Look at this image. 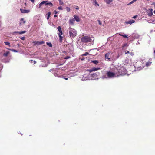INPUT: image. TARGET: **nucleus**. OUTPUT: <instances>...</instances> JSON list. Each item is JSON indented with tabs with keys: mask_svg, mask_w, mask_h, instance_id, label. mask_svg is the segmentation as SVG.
Returning a JSON list of instances; mask_svg holds the SVG:
<instances>
[{
	"mask_svg": "<svg viewBox=\"0 0 155 155\" xmlns=\"http://www.w3.org/2000/svg\"><path fill=\"white\" fill-rule=\"evenodd\" d=\"M45 4V5H48L50 7H52L53 4L52 2H51L48 1H43L41 2L39 4V8H40L43 5Z\"/></svg>",
	"mask_w": 155,
	"mask_h": 155,
	"instance_id": "3",
	"label": "nucleus"
},
{
	"mask_svg": "<svg viewBox=\"0 0 155 155\" xmlns=\"http://www.w3.org/2000/svg\"><path fill=\"white\" fill-rule=\"evenodd\" d=\"M45 43V42L43 41H34L33 42V43H34V45H42L43 44H44Z\"/></svg>",
	"mask_w": 155,
	"mask_h": 155,
	"instance_id": "6",
	"label": "nucleus"
},
{
	"mask_svg": "<svg viewBox=\"0 0 155 155\" xmlns=\"http://www.w3.org/2000/svg\"><path fill=\"white\" fill-rule=\"evenodd\" d=\"M31 1L32 2V3H34L35 2V0H31Z\"/></svg>",
	"mask_w": 155,
	"mask_h": 155,
	"instance_id": "41",
	"label": "nucleus"
},
{
	"mask_svg": "<svg viewBox=\"0 0 155 155\" xmlns=\"http://www.w3.org/2000/svg\"><path fill=\"white\" fill-rule=\"evenodd\" d=\"M57 29H58V31L59 33L58 34V35L60 34V35H62L63 33L62 32L61 30V28L60 26H58V27L57 28Z\"/></svg>",
	"mask_w": 155,
	"mask_h": 155,
	"instance_id": "10",
	"label": "nucleus"
},
{
	"mask_svg": "<svg viewBox=\"0 0 155 155\" xmlns=\"http://www.w3.org/2000/svg\"><path fill=\"white\" fill-rule=\"evenodd\" d=\"M84 58L81 59V60H84Z\"/></svg>",
	"mask_w": 155,
	"mask_h": 155,
	"instance_id": "45",
	"label": "nucleus"
},
{
	"mask_svg": "<svg viewBox=\"0 0 155 155\" xmlns=\"http://www.w3.org/2000/svg\"><path fill=\"white\" fill-rule=\"evenodd\" d=\"M89 54V53L87 52H86L84 54H82V56H87Z\"/></svg>",
	"mask_w": 155,
	"mask_h": 155,
	"instance_id": "28",
	"label": "nucleus"
},
{
	"mask_svg": "<svg viewBox=\"0 0 155 155\" xmlns=\"http://www.w3.org/2000/svg\"><path fill=\"white\" fill-rule=\"evenodd\" d=\"M75 22V20L74 19H70L69 21L70 24L73 25L74 22Z\"/></svg>",
	"mask_w": 155,
	"mask_h": 155,
	"instance_id": "12",
	"label": "nucleus"
},
{
	"mask_svg": "<svg viewBox=\"0 0 155 155\" xmlns=\"http://www.w3.org/2000/svg\"><path fill=\"white\" fill-rule=\"evenodd\" d=\"M93 4L94 5L96 6H99V5L97 3L96 0H93Z\"/></svg>",
	"mask_w": 155,
	"mask_h": 155,
	"instance_id": "13",
	"label": "nucleus"
},
{
	"mask_svg": "<svg viewBox=\"0 0 155 155\" xmlns=\"http://www.w3.org/2000/svg\"><path fill=\"white\" fill-rule=\"evenodd\" d=\"M120 35L123 36V37L125 38H128V37L127 35L125 34H122V33H120L119 34Z\"/></svg>",
	"mask_w": 155,
	"mask_h": 155,
	"instance_id": "14",
	"label": "nucleus"
},
{
	"mask_svg": "<svg viewBox=\"0 0 155 155\" xmlns=\"http://www.w3.org/2000/svg\"><path fill=\"white\" fill-rule=\"evenodd\" d=\"M51 14V13L50 12H48V14H47V15H48V17H47V19L48 20L49 17L50 16V15Z\"/></svg>",
	"mask_w": 155,
	"mask_h": 155,
	"instance_id": "22",
	"label": "nucleus"
},
{
	"mask_svg": "<svg viewBox=\"0 0 155 155\" xmlns=\"http://www.w3.org/2000/svg\"><path fill=\"white\" fill-rule=\"evenodd\" d=\"M21 39L23 40H24L25 39V37H21Z\"/></svg>",
	"mask_w": 155,
	"mask_h": 155,
	"instance_id": "35",
	"label": "nucleus"
},
{
	"mask_svg": "<svg viewBox=\"0 0 155 155\" xmlns=\"http://www.w3.org/2000/svg\"><path fill=\"white\" fill-rule=\"evenodd\" d=\"M61 35H60V34L58 35L59 37L60 41L61 42L62 41V37Z\"/></svg>",
	"mask_w": 155,
	"mask_h": 155,
	"instance_id": "23",
	"label": "nucleus"
},
{
	"mask_svg": "<svg viewBox=\"0 0 155 155\" xmlns=\"http://www.w3.org/2000/svg\"><path fill=\"white\" fill-rule=\"evenodd\" d=\"M63 52L64 53H66V51H64Z\"/></svg>",
	"mask_w": 155,
	"mask_h": 155,
	"instance_id": "48",
	"label": "nucleus"
},
{
	"mask_svg": "<svg viewBox=\"0 0 155 155\" xmlns=\"http://www.w3.org/2000/svg\"><path fill=\"white\" fill-rule=\"evenodd\" d=\"M152 14H153V13H152V12H151V14H150L149 15V16H151V15H152Z\"/></svg>",
	"mask_w": 155,
	"mask_h": 155,
	"instance_id": "43",
	"label": "nucleus"
},
{
	"mask_svg": "<svg viewBox=\"0 0 155 155\" xmlns=\"http://www.w3.org/2000/svg\"><path fill=\"white\" fill-rule=\"evenodd\" d=\"M124 68L123 67H118L117 69V71H115L114 72H112L110 71H107L106 75L107 76V78H112L115 77L116 75L118 77L120 75L122 74V70H123Z\"/></svg>",
	"mask_w": 155,
	"mask_h": 155,
	"instance_id": "1",
	"label": "nucleus"
},
{
	"mask_svg": "<svg viewBox=\"0 0 155 155\" xmlns=\"http://www.w3.org/2000/svg\"><path fill=\"white\" fill-rule=\"evenodd\" d=\"M81 41L84 43H87L90 42L91 41V39L90 37L88 36H85L81 38Z\"/></svg>",
	"mask_w": 155,
	"mask_h": 155,
	"instance_id": "4",
	"label": "nucleus"
},
{
	"mask_svg": "<svg viewBox=\"0 0 155 155\" xmlns=\"http://www.w3.org/2000/svg\"><path fill=\"white\" fill-rule=\"evenodd\" d=\"M76 9H78V7L76 8Z\"/></svg>",
	"mask_w": 155,
	"mask_h": 155,
	"instance_id": "46",
	"label": "nucleus"
},
{
	"mask_svg": "<svg viewBox=\"0 0 155 155\" xmlns=\"http://www.w3.org/2000/svg\"><path fill=\"white\" fill-rule=\"evenodd\" d=\"M111 54H110V53H106V54H105V59H107V60H109L110 59V57H111V56H110V55H111Z\"/></svg>",
	"mask_w": 155,
	"mask_h": 155,
	"instance_id": "5",
	"label": "nucleus"
},
{
	"mask_svg": "<svg viewBox=\"0 0 155 155\" xmlns=\"http://www.w3.org/2000/svg\"><path fill=\"white\" fill-rule=\"evenodd\" d=\"M91 62L96 65L98 63V62L96 60L91 61Z\"/></svg>",
	"mask_w": 155,
	"mask_h": 155,
	"instance_id": "17",
	"label": "nucleus"
},
{
	"mask_svg": "<svg viewBox=\"0 0 155 155\" xmlns=\"http://www.w3.org/2000/svg\"><path fill=\"white\" fill-rule=\"evenodd\" d=\"M137 16L136 15V16H134L133 17V18H134V19H135L137 17Z\"/></svg>",
	"mask_w": 155,
	"mask_h": 155,
	"instance_id": "38",
	"label": "nucleus"
},
{
	"mask_svg": "<svg viewBox=\"0 0 155 155\" xmlns=\"http://www.w3.org/2000/svg\"><path fill=\"white\" fill-rule=\"evenodd\" d=\"M26 32V31H21V32H17V33L19 34H22L24 33H25Z\"/></svg>",
	"mask_w": 155,
	"mask_h": 155,
	"instance_id": "21",
	"label": "nucleus"
},
{
	"mask_svg": "<svg viewBox=\"0 0 155 155\" xmlns=\"http://www.w3.org/2000/svg\"><path fill=\"white\" fill-rule=\"evenodd\" d=\"M4 44H5L6 45H8L9 47H10V43L9 42H4Z\"/></svg>",
	"mask_w": 155,
	"mask_h": 155,
	"instance_id": "24",
	"label": "nucleus"
},
{
	"mask_svg": "<svg viewBox=\"0 0 155 155\" xmlns=\"http://www.w3.org/2000/svg\"><path fill=\"white\" fill-rule=\"evenodd\" d=\"M64 78L65 80H68V78Z\"/></svg>",
	"mask_w": 155,
	"mask_h": 155,
	"instance_id": "44",
	"label": "nucleus"
},
{
	"mask_svg": "<svg viewBox=\"0 0 155 155\" xmlns=\"http://www.w3.org/2000/svg\"><path fill=\"white\" fill-rule=\"evenodd\" d=\"M147 1H149V0H147Z\"/></svg>",
	"mask_w": 155,
	"mask_h": 155,
	"instance_id": "50",
	"label": "nucleus"
},
{
	"mask_svg": "<svg viewBox=\"0 0 155 155\" xmlns=\"http://www.w3.org/2000/svg\"><path fill=\"white\" fill-rule=\"evenodd\" d=\"M135 21L133 20H131L128 21H127L126 22V24H132L134 23Z\"/></svg>",
	"mask_w": 155,
	"mask_h": 155,
	"instance_id": "11",
	"label": "nucleus"
},
{
	"mask_svg": "<svg viewBox=\"0 0 155 155\" xmlns=\"http://www.w3.org/2000/svg\"><path fill=\"white\" fill-rule=\"evenodd\" d=\"M58 0L59 1L60 5H63V4H64V3L62 1H61V0Z\"/></svg>",
	"mask_w": 155,
	"mask_h": 155,
	"instance_id": "27",
	"label": "nucleus"
},
{
	"mask_svg": "<svg viewBox=\"0 0 155 155\" xmlns=\"http://www.w3.org/2000/svg\"><path fill=\"white\" fill-rule=\"evenodd\" d=\"M74 19L75 20V21H77V22H80V19L79 17L78 16L76 15H74Z\"/></svg>",
	"mask_w": 155,
	"mask_h": 155,
	"instance_id": "9",
	"label": "nucleus"
},
{
	"mask_svg": "<svg viewBox=\"0 0 155 155\" xmlns=\"http://www.w3.org/2000/svg\"><path fill=\"white\" fill-rule=\"evenodd\" d=\"M154 53L155 54V50L154 51Z\"/></svg>",
	"mask_w": 155,
	"mask_h": 155,
	"instance_id": "49",
	"label": "nucleus"
},
{
	"mask_svg": "<svg viewBox=\"0 0 155 155\" xmlns=\"http://www.w3.org/2000/svg\"><path fill=\"white\" fill-rule=\"evenodd\" d=\"M153 13L155 14V10L153 11Z\"/></svg>",
	"mask_w": 155,
	"mask_h": 155,
	"instance_id": "47",
	"label": "nucleus"
},
{
	"mask_svg": "<svg viewBox=\"0 0 155 155\" xmlns=\"http://www.w3.org/2000/svg\"><path fill=\"white\" fill-rule=\"evenodd\" d=\"M10 52L9 51H7L6 53L3 54V56L5 57H7L9 54Z\"/></svg>",
	"mask_w": 155,
	"mask_h": 155,
	"instance_id": "18",
	"label": "nucleus"
},
{
	"mask_svg": "<svg viewBox=\"0 0 155 155\" xmlns=\"http://www.w3.org/2000/svg\"><path fill=\"white\" fill-rule=\"evenodd\" d=\"M151 63V62H148L146 63V65H147V66H148L150 65Z\"/></svg>",
	"mask_w": 155,
	"mask_h": 155,
	"instance_id": "29",
	"label": "nucleus"
},
{
	"mask_svg": "<svg viewBox=\"0 0 155 155\" xmlns=\"http://www.w3.org/2000/svg\"><path fill=\"white\" fill-rule=\"evenodd\" d=\"M66 9L68 12H69L70 11V8L69 7H66Z\"/></svg>",
	"mask_w": 155,
	"mask_h": 155,
	"instance_id": "30",
	"label": "nucleus"
},
{
	"mask_svg": "<svg viewBox=\"0 0 155 155\" xmlns=\"http://www.w3.org/2000/svg\"><path fill=\"white\" fill-rule=\"evenodd\" d=\"M30 63H32L33 62V60H30Z\"/></svg>",
	"mask_w": 155,
	"mask_h": 155,
	"instance_id": "39",
	"label": "nucleus"
},
{
	"mask_svg": "<svg viewBox=\"0 0 155 155\" xmlns=\"http://www.w3.org/2000/svg\"><path fill=\"white\" fill-rule=\"evenodd\" d=\"M104 1L106 2L107 4H109L112 2V0H104Z\"/></svg>",
	"mask_w": 155,
	"mask_h": 155,
	"instance_id": "15",
	"label": "nucleus"
},
{
	"mask_svg": "<svg viewBox=\"0 0 155 155\" xmlns=\"http://www.w3.org/2000/svg\"><path fill=\"white\" fill-rule=\"evenodd\" d=\"M46 44L50 47H52V44L51 42H47Z\"/></svg>",
	"mask_w": 155,
	"mask_h": 155,
	"instance_id": "20",
	"label": "nucleus"
},
{
	"mask_svg": "<svg viewBox=\"0 0 155 155\" xmlns=\"http://www.w3.org/2000/svg\"><path fill=\"white\" fill-rule=\"evenodd\" d=\"M70 58V56H67V57H65V58H64V59H67L68 58Z\"/></svg>",
	"mask_w": 155,
	"mask_h": 155,
	"instance_id": "33",
	"label": "nucleus"
},
{
	"mask_svg": "<svg viewBox=\"0 0 155 155\" xmlns=\"http://www.w3.org/2000/svg\"><path fill=\"white\" fill-rule=\"evenodd\" d=\"M57 17V15L56 14L54 15V18H56Z\"/></svg>",
	"mask_w": 155,
	"mask_h": 155,
	"instance_id": "42",
	"label": "nucleus"
},
{
	"mask_svg": "<svg viewBox=\"0 0 155 155\" xmlns=\"http://www.w3.org/2000/svg\"><path fill=\"white\" fill-rule=\"evenodd\" d=\"M7 49L8 50L10 51H13L14 52H18L17 50H15V49H9V48H7Z\"/></svg>",
	"mask_w": 155,
	"mask_h": 155,
	"instance_id": "26",
	"label": "nucleus"
},
{
	"mask_svg": "<svg viewBox=\"0 0 155 155\" xmlns=\"http://www.w3.org/2000/svg\"><path fill=\"white\" fill-rule=\"evenodd\" d=\"M99 74V73L97 72L96 73L93 74L92 75L93 76V77H97V76H98Z\"/></svg>",
	"mask_w": 155,
	"mask_h": 155,
	"instance_id": "19",
	"label": "nucleus"
},
{
	"mask_svg": "<svg viewBox=\"0 0 155 155\" xmlns=\"http://www.w3.org/2000/svg\"><path fill=\"white\" fill-rule=\"evenodd\" d=\"M136 0H133L131 2H130L128 4V5H131L134 2L136 1Z\"/></svg>",
	"mask_w": 155,
	"mask_h": 155,
	"instance_id": "25",
	"label": "nucleus"
},
{
	"mask_svg": "<svg viewBox=\"0 0 155 155\" xmlns=\"http://www.w3.org/2000/svg\"><path fill=\"white\" fill-rule=\"evenodd\" d=\"M54 13H55V14L58 13V12L56 10H55L54 11Z\"/></svg>",
	"mask_w": 155,
	"mask_h": 155,
	"instance_id": "37",
	"label": "nucleus"
},
{
	"mask_svg": "<svg viewBox=\"0 0 155 155\" xmlns=\"http://www.w3.org/2000/svg\"><path fill=\"white\" fill-rule=\"evenodd\" d=\"M130 52L129 51H125V54H128V53H129Z\"/></svg>",
	"mask_w": 155,
	"mask_h": 155,
	"instance_id": "36",
	"label": "nucleus"
},
{
	"mask_svg": "<svg viewBox=\"0 0 155 155\" xmlns=\"http://www.w3.org/2000/svg\"><path fill=\"white\" fill-rule=\"evenodd\" d=\"M91 69H92L93 71H94L100 70V68H95V67H93L92 68H91Z\"/></svg>",
	"mask_w": 155,
	"mask_h": 155,
	"instance_id": "16",
	"label": "nucleus"
},
{
	"mask_svg": "<svg viewBox=\"0 0 155 155\" xmlns=\"http://www.w3.org/2000/svg\"><path fill=\"white\" fill-rule=\"evenodd\" d=\"M87 71H88L90 73H91V72H92L93 71V70L92 69H90L89 70H87Z\"/></svg>",
	"mask_w": 155,
	"mask_h": 155,
	"instance_id": "31",
	"label": "nucleus"
},
{
	"mask_svg": "<svg viewBox=\"0 0 155 155\" xmlns=\"http://www.w3.org/2000/svg\"><path fill=\"white\" fill-rule=\"evenodd\" d=\"M68 31H69V35L70 37H75L77 34V32L75 29L70 27L68 28Z\"/></svg>",
	"mask_w": 155,
	"mask_h": 155,
	"instance_id": "2",
	"label": "nucleus"
},
{
	"mask_svg": "<svg viewBox=\"0 0 155 155\" xmlns=\"http://www.w3.org/2000/svg\"><path fill=\"white\" fill-rule=\"evenodd\" d=\"M33 63L35 64L36 63V62L35 61V60H34V61H33Z\"/></svg>",
	"mask_w": 155,
	"mask_h": 155,
	"instance_id": "40",
	"label": "nucleus"
},
{
	"mask_svg": "<svg viewBox=\"0 0 155 155\" xmlns=\"http://www.w3.org/2000/svg\"><path fill=\"white\" fill-rule=\"evenodd\" d=\"M97 21L98 22L99 24L100 25H101V21L99 20H97Z\"/></svg>",
	"mask_w": 155,
	"mask_h": 155,
	"instance_id": "34",
	"label": "nucleus"
},
{
	"mask_svg": "<svg viewBox=\"0 0 155 155\" xmlns=\"http://www.w3.org/2000/svg\"><path fill=\"white\" fill-rule=\"evenodd\" d=\"M26 23V21L25 20V19L24 18H21L20 20V22L19 23V26H21L23 25V24H24Z\"/></svg>",
	"mask_w": 155,
	"mask_h": 155,
	"instance_id": "7",
	"label": "nucleus"
},
{
	"mask_svg": "<svg viewBox=\"0 0 155 155\" xmlns=\"http://www.w3.org/2000/svg\"><path fill=\"white\" fill-rule=\"evenodd\" d=\"M58 9L60 10H62L63 9L61 6H60L58 7Z\"/></svg>",
	"mask_w": 155,
	"mask_h": 155,
	"instance_id": "32",
	"label": "nucleus"
},
{
	"mask_svg": "<svg viewBox=\"0 0 155 155\" xmlns=\"http://www.w3.org/2000/svg\"><path fill=\"white\" fill-rule=\"evenodd\" d=\"M20 11H21V13H29L30 10L28 9H20Z\"/></svg>",
	"mask_w": 155,
	"mask_h": 155,
	"instance_id": "8",
	"label": "nucleus"
}]
</instances>
